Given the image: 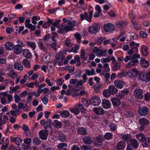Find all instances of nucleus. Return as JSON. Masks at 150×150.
<instances>
[{
  "instance_id": "nucleus-12",
  "label": "nucleus",
  "mask_w": 150,
  "mask_h": 150,
  "mask_svg": "<svg viewBox=\"0 0 150 150\" xmlns=\"http://www.w3.org/2000/svg\"><path fill=\"white\" fill-rule=\"evenodd\" d=\"M140 64L142 67L144 68H147L149 65V62L144 58H141Z\"/></svg>"
},
{
  "instance_id": "nucleus-8",
  "label": "nucleus",
  "mask_w": 150,
  "mask_h": 150,
  "mask_svg": "<svg viewBox=\"0 0 150 150\" xmlns=\"http://www.w3.org/2000/svg\"><path fill=\"white\" fill-rule=\"evenodd\" d=\"M139 77L140 80L144 81L145 82H147L150 81V79L148 77L147 73L146 74L144 71H142L139 73Z\"/></svg>"
},
{
  "instance_id": "nucleus-51",
  "label": "nucleus",
  "mask_w": 150,
  "mask_h": 150,
  "mask_svg": "<svg viewBox=\"0 0 150 150\" xmlns=\"http://www.w3.org/2000/svg\"><path fill=\"white\" fill-rule=\"evenodd\" d=\"M132 23L134 26V28L135 29L139 30L140 29L139 25L138 24L137 22H135L134 21H133L132 20Z\"/></svg>"
},
{
  "instance_id": "nucleus-3",
  "label": "nucleus",
  "mask_w": 150,
  "mask_h": 150,
  "mask_svg": "<svg viewBox=\"0 0 150 150\" xmlns=\"http://www.w3.org/2000/svg\"><path fill=\"white\" fill-rule=\"evenodd\" d=\"M52 121L50 120H49L46 121H45L44 120H41L40 122V123L41 125L44 126L45 129H46L48 128L50 129L51 131H52Z\"/></svg>"
},
{
  "instance_id": "nucleus-59",
  "label": "nucleus",
  "mask_w": 150,
  "mask_h": 150,
  "mask_svg": "<svg viewBox=\"0 0 150 150\" xmlns=\"http://www.w3.org/2000/svg\"><path fill=\"white\" fill-rule=\"evenodd\" d=\"M140 36L143 38H146L147 36V34L144 32L141 31L140 32Z\"/></svg>"
},
{
  "instance_id": "nucleus-11",
  "label": "nucleus",
  "mask_w": 150,
  "mask_h": 150,
  "mask_svg": "<svg viewBox=\"0 0 150 150\" xmlns=\"http://www.w3.org/2000/svg\"><path fill=\"white\" fill-rule=\"evenodd\" d=\"M134 95L137 98L142 99L143 98V91L142 89H136L134 91Z\"/></svg>"
},
{
  "instance_id": "nucleus-37",
  "label": "nucleus",
  "mask_w": 150,
  "mask_h": 150,
  "mask_svg": "<svg viewBox=\"0 0 150 150\" xmlns=\"http://www.w3.org/2000/svg\"><path fill=\"white\" fill-rule=\"evenodd\" d=\"M78 132L79 134L81 135H84L87 133L86 128L83 127L79 128L78 130Z\"/></svg>"
},
{
  "instance_id": "nucleus-45",
  "label": "nucleus",
  "mask_w": 150,
  "mask_h": 150,
  "mask_svg": "<svg viewBox=\"0 0 150 150\" xmlns=\"http://www.w3.org/2000/svg\"><path fill=\"white\" fill-rule=\"evenodd\" d=\"M33 142L34 145H39L40 144L41 141L38 138H35L33 139Z\"/></svg>"
},
{
  "instance_id": "nucleus-17",
  "label": "nucleus",
  "mask_w": 150,
  "mask_h": 150,
  "mask_svg": "<svg viewBox=\"0 0 150 150\" xmlns=\"http://www.w3.org/2000/svg\"><path fill=\"white\" fill-rule=\"evenodd\" d=\"M14 47L13 44L10 42H8L5 44V48L7 50H11Z\"/></svg>"
},
{
  "instance_id": "nucleus-48",
  "label": "nucleus",
  "mask_w": 150,
  "mask_h": 150,
  "mask_svg": "<svg viewBox=\"0 0 150 150\" xmlns=\"http://www.w3.org/2000/svg\"><path fill=\"white\" fill-rule=\"evenodd\" d=\"M109 127L110 128L111 130L115 131L116 130L117 126L115 124L111 123L109 124Z\"/></svg>"
},
{
  "instance_id": "nucleus-22",
  "label": "nucleus",
  "mask_w": 150,
  "mask_h": 150,
  "mask_svg": "<svg viewBox=\"0 0 150 150\" xmlns=\"http://www.w3.org/2000/svg\"><path fill=\"white\" fill-rule=\"evenodd\" d=\"M83 141L85 144H90L92 143V141L89 136H86L83 138Z\"/></svg>"
},
{
  "instance_id": "nucleus-62",
  "label": "nucleus",
  "mask_w": 150,
  "mask_h": 150,
  "mask_svg": "<svg viewBox=\"0 0 150 150\" xmlns=\"http://www.w3.org/2000/svg\"><path fill=\"white\" fill-rule=\"evenodd\" d=\"M22 128L25 132H28L29 129V128L28 126L25 124H23L22 126Z\"/></svg>"
},
{
  "instance_id": "nucleus-58",
  "label": "nucleus",
  "mask_w": 150,
  "mask_h": 150,
  "mask_svg": "<svg viewBox=\"0 0 150 150\" xmlns=\"http://www.w3.org/2000/svg\"><path fill=\"white\" fill-rule=\"evenodd\" d=\"M27 28H29L31 31H33L35 30L36 28V26L33 25L31 24H29L28 25Z\"/></svg>"
},
{
  "instance_id": "nucleus-1",
  "label": "nucleus",
  "mask_w": 150,
  "mask_h": 150,
  "mask_svg": "<svg viewBox=\"0 0 150 150\" xmlns=\"http://www.w3.org/2000/svg\"><path fill=\"white\" fill-rule=\"evenodd\" d=\"M118 92V89L113 85L110 86L108 89H105L103 92L104 96L106 98H108L110 95H114Z\"/></svg>"
},
{
  "instance_id": "nucleus-34",
  "label": "nucleus",
  "mask_w": 150,
  "mask_h": 150,
  "mask_svg": "<svg viewBox=\"0 0 150 150\" xmlns=\"http://www.w3.org/2000/svg\"><path fill=\"white\" fill-rule=\"evenodd\" d=\"M121 64L119 62H116L113 65L112 70L115 71L119 69L120 68Z\"/></svg>"
},
{
  "instance_id": "nucleus-46",
  "label": "nucleus",
  "mask_w": 150,
  "mask_h": 150,
  "mask_svg": "<svg viewBox=\"0 0 150 150\" xmlns=\"http://www.w3.org/2000/svg\"><path fill=\"white\" fill-rule=\"evenodd\" d=\"M67 144L65 143H63L59 144L57 145V148L60 149H62L64 147H66L67 146Z\"/></svg>"
},
{
  "instance_id": "nucleus-18",
  "label": "nucleus",
  "mask_w": 150,
  "mask_h": 150,
  "mask_svg": "<svg viewBox=\"0 0 150 150\" xmlns=\"http://www.w3.org/2000/svg\"><path fill=\"white\" fill-rule=\"evenodd\" d=\"M8 119V117L6 115H4L3 117L0 115V126H1L3 125L6 124V121Z\"/></svg>"
},
{
  "instance_id": "nucleus-2",
  "label": "nucleus",
  "mask_w": 150,
  "mask_h": 150,
  "mask_svg": "<svg viewBox=\"0 0 150 150\" xmlns=\"http://www.w3.org/2000/svg\"><path fill=\"white\" fill-rule=\"evenodd\" d=\"M140 58V55L137 53H135L131 57L130 61L125 65V68L128 69L135 65H137L138 62V59Z\"/></svg>"
},
{
  "instance_id": "nucleus-41",
  "label": "nucleus",
  "mask_w": 150,
  "mask_h": 150,
  "mask_svg": "<svg viewBox=\"0 0 150 150\" xmlns=\"http://www.w3.org/2000/svg\"><path fill=\"white\" fill-rule=\"evenodd\" d=\"M81 54L80 55L81 58L84 60H86L87 59V57H85V52L84 49H82L81 50Z\"/></svg>"
},
{
  "instance_id": "nucleus-10",
  "label": "nucleus",
  "mask_w": 150,
  "mask_h": 150,
  "mask_svg": "<svg viewBox=\"0 0 150 150\" xmlns=\"http://www.w3.org/2000/svg\"><path fill=\"white\" fill-rule=\"evenodd\" d=\"M104 29L106 32H111L114 30L115 27L113 24L109 23L104 25Z\"/></svg>"
},
{
  "instance_id": "nucleus-23",
  "label": "nucleus",
  "mask_w": 150,
  "mask_h": 150,
  "mask_svg": "<svg viewBox=\"0 0 150 150\" xmlns=\"http://www.w3.org/2000/svg\"><path fill=\"white\" fill-rule=\"evenodd\" d=\"M104 141V139L103 138V137L102 135H99L97 136L95 138V143L96 144L99 143H102Z\"/></svg>"
},
{
  "instance_id": "nucleus-13",
  "label": "nucleus",
  "mask_w": 150,
  "mask_h": 150,
  "mask_svg": "<svg viewBox=\"0 0 150 150\" xmlns=\"http://www.w3.org/2000/svg\"><path fill=\"white\" fill-rule=\"evenodd\" d=\"M130 142V143L128 144L132 146L135 149L138 148L139 146V144L138 141L136 139H132Z\"/></svg>"
},
{
  "instance_id": "nucleus-27",
  "label": "nucleus",
  "mask_w": 150,
  "mask_h": 150,
  "mask_svg": "<svg viewBox=\"0 0 150 150\" xmlns=\"http://www.w3.org/2000/svg\"><path fill=\"white\" fill-rule=\"evenodd\" d=\"M123 139L127 142H130L132 139V136L129 134H127L123 135L122 137Z\"/></svg>"
},
{
  "instance_id": "nucleus-30",
  "label": "nucleus",
  "mask_w": 150,
  "mask_h": 150,
  "mask_svg": "<svg viewBox=\"0 0 150 150\" xmlns=\"http://www.w3.org/2000/svg\"><path fill=\"white\" fill-rule=\"evenodd\" d=\"M115 86L119 88H121L123 87L122 83V81L118 80H115L114 81Z\"/></svg>"
},
{
  "instance_id": "nucleus-29",
  "label": "nucleus",
  "mask_w": 150,
  "mask_h": 150,
  "mask_svg": "<svg viewBox=\"0 0 150 150\" xmlns=\"http://www.w3.org/2000/svg\"><path fill=\"white\" fill-rule=\"evenodd\" d=\"M60 115L64 117H67L69 115V112L67 110H63L60 112Z\"/></svg>"
},
{
  "instance_id": "nucleus-61",
  "label": "nucleus",
  "mask_w": 150,
  "mask_h": 150,
  "mask_svg": "<svg viewBox=\"0 0 150 150\" xmlns=\"http://www.w3.org/2000/svg\"><path fill=\"white\" fill-rule=\"evenodd\" d=\"M105 39V38H103L102 37L98 38L97 39V43L98 45H100L101 43L103 42V39Z\"/></svg>"
},
{
  "instance_id": "nucleus-14",
  "label": "nucleus",
  "mask_w": 150,
  "mask_h": 150,
  "mask_svg": "<svg viewBox=\"0 0 150 150\" xmlns=\"http://www.w3.org/2000/svg\"><path fill=\"white\" fill-rule=\"evenodd\" d=\"M14 53L17 54H20L22 51L21 47L19 45H15L14 46Z\"/></svg>"
},
{
  "instance_id": "nucleus-20",
  "label": "nucleus",
  "mask_w": 150,
  "mask_h": 150,
  "mask_svg": "<svg viewBox=\"0 0 150 150\" xmlns=\"http://www.w3.org/2000/svg\"><path fill=\"white\" fill-rule=\"evenodd\" d=\"M11 142H14L15 144L18 146L20 145L22 141V140L19 137L16 138H12L11 139Z\"/></svg>"
},
{
  "instance_id": "nucleus-25",
  "label": "nucleus",
  "mask_w": 150,
  "mask_h": 150,
  "mask_svg": "<svg viewBox=\"0 0 150 150\" xmlns=\"http://www.w3.org/2000/svg\"><path fill=\"white\" fill-rule=\"evenodd\" d=\"M126 146L125 142L124 141H121L119 142L117 145V147L118 149H123Z\"/></svg>"
},
{
  "instance_id": "nucleus-63",
  "label": "nucleus",
  "mask_w": 150,
  "mask_h": 150,
  "mask_svg": "<svg viewBox=\"0 0 150 150\" xmlns=\"http://www.w3.org/2000/svg\"><path fill=\"white\" fill-rule=\"evenodd\" d=\"M18 111V110H11L10 112V113L13 115L16 116L18 114V113H17Z\"/></svg>"
},
{
  "instance_id": "nucleus-64",
  "label": "nucleus",
  "mask_w": 150,
  "mask_h": 150,
  "mask_svg": "<svg viewBox=\"0 0 150 150\" xmlns=\"http://www.w3.org/2000/svg\"><path fill=\"white\" fill-rule=\"evenodd\" d=\"M81 149L82 150H91L90 147L85 145H83L81 147Z\"/></svg>"
},
{
  "instance_id": "nucleus-44",
  "label": "nucleus",
  "mask_w": 150,
  "mask_h": 150,
  "mask_svg": "<svg viewBox=\"0 0 150 150\" xmlns=\"http://www.w3.org/2000/svg\"><path fill=\"white\" fill-rule=\"evenodd\" d=\"M107 49H105L103 51L100 50L97 54L100 56H104L107 53Z\"/></svg>"
},
{
  "instance_id": "nucleus-24",
  "label": "nucleus",
  "mask_w": 150,
  "mask_h": 150,
  "mask_svg": "<svg viewBox=\"0 0 150 150\" xmlns=\"http://www.w3.org/2000/svg\"><path fill=\"white\" fill-rule=\"evenodd\" d=\"M139 121V124L141 125H144V126L148 125L149 123V121L144 118L140 119Z\"/></svg>"
},
{
  "instance_id": "nucleus-57",
  "label": "nucleus",
  "mask_w": 150,
  "mask_h": 150,
  "mask_svg": "<svg viewBox=\"0 0 150 150\" xmlns=\"http://www.w3.org/2000/svg\"><path fill=\"white\" fill-rule=\"evenodd\" d=\"M144 98L146 101L150 100V93H146L144 96Z\"/></svg>"
},
{
  "instance_id": "nucleus-38",
  "label": "nucleus",
  "mask_w": 150,
  "mask_h": 150,
  "mask_svg": "<svg viewBox=\"0 0 150 150\" xmlns=\"http://www.w3.org/2000/svg\"><path fill=\"white\" fill-rule=\"evenodd\" d=\"M126 23L124 21H120L116 24V26L117 28H122L126 25Z\"/></svg>"
},
{
  "instance_id": "nucleus-43",
  "label": "nucleus",
  "mask_w": 150,
  "mask_h": 150,
  "mask_svg": "<svg viewBox=\"0 0 150 150\" xmlns=\"http://www.w3.org/2000/svg\"><path fill=\"white\" fill-rule=\"evenodd\" d=\"M112 136L113 135L111 133L108 132L104 135V137L107 140H109L112 139Z\"/></svg>"
},
{
  "instance_id": "nucleus-39",
  "label": "nucleus",
  "mask_w": 150,
  "mask_h": 150,
  "mask_svg": "<svg viewBox=\"0 0 150 150\" xmlns=\"http://www.w3.org/2000/svg\"><path fill=\"white\" fill-rule=\"evenodd\" d=\"M76 105L77 108H79L80 111L81 112H86V109L82 104L79 103L78 104H76Z\"/></svg>"
},
{
  "instance_id": "nucleus-9",
  "label": "nucleus",
  "mask_w": 150,
  "mask_h": 150,
  "mask_svg": "<svg viewBox=\"0 0 150 150\" xmlns=\"http://www.w3.org/2000/svg\"><path fill=\"white\" fill-rule=\"evenodd\" d=\"M48 134V130H42L39 133V137L42 140H45L47 138Z\"/></svg>"
},
{
  "instance_id": "nucleus-31",
  "label": "nucleus",
  "mask_w": 150,
  "mask_h": 150,
  "mask_svg": "<svg viewBox=\"0 0 150 150\" xmlns=\"http://www.w3.org/2000/svg\"><path fill=\"white\" fill-rule=\"evenodd\" d=\"M22 63L25 67L29 68L30 67V63L28 59H23L22 61Z\"/></svg>"
},
{
  "instance_id": "nucleus-36",
  "label": "nucleus",
  "mask_w": 150,
  "mask_h": 150,
  "mask_svg": "<svg viewBox=\"0 0 150 150\" xmlns=\"http://www.w3.org/2000/svg\"><path fill=\"white\" fill-rule=\"evenodd\" d=\"M77 108H78L76 105L75 107L73 108H71L70 109V111L76 115H78L80 111L79 110H78L77 109Z\"/></svg>"
},
{
  "instance_id": "nucleus-4",
  "label": "nucleus",
  "mask_w": 150,
  "mask_h": 150,
  "mask_svg": "<svg viewBox=\"0 0 150 150\" xmlns=\"http://www.w3.org/2000/svg\"><path fill=\"white\" fill-rule=\"evenodd\" d=\"M89 101L90 103L94 106L99 105L100 103V99L97 96H94L91 98Z\"/></svg>"
},
{
  "instance_id": "nucleus-54",
  "label": "nucleus",
  "mask_w": 150,
  "mask_h": 150,
  "mask_svg": "<svg viewBox=\"0 0 150 150\" xmlns=\"http://www.w3.org/2000/svg\"><path fill=\"white\" fill-rule=\"evenodd\" d=\"M14 98L15 99V102L16 103H18L21 100V98L16 93L14 96Z\"/></svg>"
},
{
  "instance_id": "nucleus-15",
  "label": "nucleus",
  "mask_w": 150,
  "mask_h": 150,
  "mask_svg": "<svg viewBox=\"0 0 150 150\" xmlns=\"http://www.w3.org/2000/svg\"><path fill=\"white\" fill-rule=\"evenodd\" d=\"M93 110L97 114L103 115L104 113L103 109L100 107L94 108Z\"/></svg>"
},
{
  "instance_id": "nucleus-33",
  "label": "nucleus",
  "mask_w": 150,
  "mask_h": 150,
  "mask_svg": "<svg viewBox=\"0 0 150 150\" xmlns=\"http://www.w3.org/2000/svg\"><path fill=\"white\" fill-rule=\"evenodd\" d=\"M93 11H90L89 12V18H88V14L87 13V16L85 17V19L89 22H91V19L93 16Z\"/></svg>"
},
{
  "instance_id": "nucleus-53",
  "label": "nucleus",
  "mask_w": 150,
  "mask_h": 150,
  "mask_svg": "<svg viewBox=\"0 0 150 150\" xmlns=\"http://www.w3.org/2000/svg\"><path fill=\"white\" fill-rule=\"evenodd\" d=\"M19 88V87L18 86H17L15 87H12L11 88H10V93H13L14 92H16V90Z\"/></svg>"
},
{
  "instance_id": "nucleus-6",
  "label": "nucleus",
  "mask_w": 150,
  "mask_h": 150,
  "mask_svg": "<svg viewBox=\"0 0 150 150\" xmlns=\"http://www.w3.org/2000/svg\"><path fill=\"white\" fill-rule=\"evenodd\" d=\"M138 112L141 115L145 116L147 114L148 109L146 106H140L139 108Z\"/></svg>"
},
{
  "instance_id": "nucleus-5",
  "label": "nucleus",
  "mask_w": 150,
  "mask_h": 150,
  "mask_svg": "<svg viewBox=\"0 0 150 150\" xmlns=\"http://www.w3.org/2000/svg\"><path fill=\"white\" fill-rule=\"evenodd\" d=\"M100 28L99 24H94L89 27L88 31L91 34H95L99 31Z\"/></svg>"
},
{
  "instance_id": "nucleus-56",
  "label": "nucleus",
  "mask_w": 150,
  "mask_h": 150,
  "mask_svg": "<svg viewBox=\"0 0 150 150\" xmlns=\"http://www.w3.org/2000/svg\"><path fill=\"white\" fill-rule=\"evenodd\" d=\"M8 74L9 76L11 78H14L17 76V74L15 72H9Z\"/></svg>"
},
{
  "instance_id": "nucleus-55",
  "label": "nucleus",
  "mask_w": 150,
  "mask_h": 150,
  "mask_svg": "<svg viewBox=\"0 0 150 150\" xmlns=\"http://www.w3.org/2000/svg\"><path fill=\"white\" fill-rule=\"evenodd\" d=\"M101 75H103L106 79V81H108L110 78V74L109 73H107L105 74L102 73L101 74Z\"/></svg>"
},
{
  "instance_id": "nucleus-26",
  "label": "nucleus",
  "mask_w": 150,
  "mask_h": 150,
  "mask_svg": "<svg viewBox=\"0 0 150 150\" xmlns=\"http://www.w3.org/2000/svg\"><path fill=\"white\" fill-rule=\"evenodd\" d=\"M141 51L144 56H146L148 54V48L146 46H144L142 47Z\"/></svg>"
},
{
  "instance_id": "nucleus-28",
  "label": "nucleus",
  "mask_w": 150,
  "mask_h": 150,
  "mask_svg": "<svg viewBox=\"0 0 150 150\" xmlns=\"http://www.w3.org/2000/svg\"><path fill=\"white\" fill-rule=\"evenodd\" d=\"M13 67L15 69L19 71H22L23 69V66L21 64L18 63H14Z\"/></svg>"
},
{
  "instance_id": "nucleus-16",
  "label": "nucleus",
  "mask_w": 150,
  "mask_h": 150,
  "mask_svg": "<svg viewBox=\"0 0 150 150\" xmlns=\"http://www.w3.org/2000/svg\"><path fill=\"white\" fill-rule=\"evenodd\" d=\"M102 105L103 107L105 109L109 108L111 106L110 101L106 99H103V100Z\"/></svg>"
},
{
  "instance_id": "nucleus-7",
  "label": "nucleus",
  "mask_w": 150,
  "mask_h": 150,
  "mask_svg": "<svg viewBox=\"0 0 150 150\" xmlns=\"http://www.w3.org/2000/svg\"><path fill=\"white\" fill-rule=\"evenodd\" d=\"M138 71L134 68L129 69L127 72V74L130 77L133 78L137 76Z\"/></svg>"
},
{
  "instance_id": "nucleus-35",
  "label": "nucleus",
  "mask_w": 150,
  "mask_h": 150,
  "mask_svg": "<svg viewBox=\"0 0 150 150\" xmlns=\"http://www.w3.org/2000/svg\"><path fill=\"white\" fill-rule=\"evenodd\" d=\"M26 43L27 46L31 48L33 50H34L35 49L36 45L34 42L28 41L26 42Z\"/></svg>"
},
{
  "instance_id": "nucleus-21",
  "label": "nucleus",
  "mask_w": 150,
  "mask_h": 150,
  "mask_svg": "<svg viewBox=\"0 0 150 150\" xmlns=\"http://www.w3.org/2000/svg\"><path fill=\"white\" fill-rule=\"evenodd\" d=\"M23 54L25 57L27 58H30L31 57V53L28 49H24L23 50Z\"/></svg>"
},
{
  "instance_id": "nucleus-47",
  "label": "nucleus",
  "mask_w": 150,
  "mask_h": 150,
  "mask_svg": "<svg viewBox=\"0 0 150 150\" xmlns=\"http://www.w3.org/2000/svg\"><path fill=\"white\" fill-rule=\"evenodd\" d=\"M58 139L61 142H64L67 140V138L64 135L62 134L59 136Z\"/></svg>"
},
{
  "instance_id": "nucleus-60",
  "label": "nucleus",
  "mask_w": 150,
  "mask_h": 150,
  "mask_svg": "<svg viewBox=\"0 0 150 150\" xmlns=\"http://www.w3.org/2000/svg\"><path fill=\"white\" fill-rule=\"evenodd\" d=\"M103 67L104 68V70L105 71H110L108 64H105L103 66Z\"/></svg>"
},
{
  "instance_id": "nucleus-40",
  "label": "nucleus",
  "mask_w": 150,
  "mask_h": 150,
  "mask_svg": "<svg viewBox=\"0 0 150 150\" xmlns=\"http://www.w3.org/2000/svg\"><path fill=\"white\" fill-rule=\"evenodd\" d=\"M52 23V21L51 20H49L45 22L44 24L42 25V27L45 28H47L49 27L50 24Z\"/></svg>"
},
{
  "instance_id": "nucleus-49",
  "label": "nucleus",
  "mask_w": 150,
  "mask_h": 150,
  "mask_svg": "<svg viewBox=\"0 0 150 150\" xmlns=\"http://www.w3.org/2000/svg\"><path fill=\"white\" fill-rule=\"evenodd\" d=\"M24 143L27 145L29 146L31 142V140L30 138L27 137L24 139Z\"/></svg>"
},
{
  "instance_id": "nucleus-42",
  "label": "nucleus",
  "mask_w": 150,
  "mask_h": 150,
  "mask_svg": "<svg viewBox=\"0 0 150 150\" xmlns=\"http://www.w3.org/2000/svg\"><path fill=\"white\" fill-rule=\"evenodd\" d=\"M54 123L55 125V127L57 129L60 128L62 126L61 123L57 120H54Z\"/></svg>"
},
{
  "instance_id": "nucleus-52",
  "label": "nucleus",
  "mask_w": 150,
  "mask_h": 150,
  "mask_svg": "<svg viewBox=\"0 0 150 150\" xmlns=\"http://www.w3.org/2000/svg\"><path fill=\"white\" fill-rule=\"evenodd\" d=\"M79 47L78 45H75L74 47H73L71 50V51L74 53H76L77 52V50L79 49Z\"/></svg>"
},
{
  "instance_id": "nucleus-32",
  "label": "nucleus",
  "mask_w": 150,
  "mask_h": 150,
  "mask_svg": "<svg viewBox=\"0 0 150 150\" xmlns=\"http://www.w3.org/2000/svg\"><path fill=\"white\" fill-rule=\"evenodd\" d=\"M86 74L88 76H92L96 74L94 69L93 68L90 70L89 69H86L85 71Z\"/></svg>"
},
{
  "instance_id": "nucleus-50",
  "label": "nucleus",
  "mask_w": 150,
  "mask_h": 150,
  "mask_svg": "<svg viewBox=\"0 0 150 150\" xmlns=\"http://www.w3.org/2000/svg\"><path fill=\"white\" fill-rule=\"evenodd\" d=\"M38 47L41 50H43L44 51L46 50L47 48L44 47L43 44L41 42H39L38 43Z\"/></svg>"
},
{
  "instance_id": "nucleus-19",
  "label": "nucleus",
  "mask_w": 150,
  "mask_h": 150,
  "mask_svg": "<svg viewBox=\"0 0 150 150\" xmlns=\"http://www.w3.org/2000/svg\"><path fill=\"white\" fill-rule=\"evenodd\" d=\"M111 101L113 105L115 106H119L121 103V101L117 98H113L111 99Z\"/></svg>"
}]
</instances>
